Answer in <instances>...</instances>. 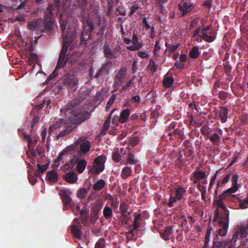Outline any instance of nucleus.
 I'll return each mask as SVG.
<instances>
[{"instance_id": "aec40b11", "label": "nucleus", "mask_w": 248, "mask_h": 248, "mask_svg": "<svg viewBox=\"0 0 248 248\" xmlns=\"http://www.w3.org/2000/svg\"><path fill=\"white\" fill-rule=\"evenodd\" d=\"M228 108L226 106L220 107L218 115L222 123L226 122L228 119Z\"/></svg>"}, {"instance_id": "2eb2a0df", "label": "nucleus", "mask_w": 248, "mask_h": 248, "mask_svg": "<svg viewBox=\"0 0 248 248\" xmlns=\"http://www.w3.org/2000/svg\"><path fill=\"white\" fill-rule=\"evenodd\" d=\"M112 63L111 61H107L101 66L99 71L96 73L94 78H98L99 76H105L107 75L109 73V69Z\"/></svg>"}, {"instance_id": "a878e982", "label": "nucleus", "mask_w": 248, "mask_h": 248, "mask_svg": "<svg viewBox=\"0 0 248 248\" xmlns=\"http://www.w3.org/2000/svg\"><path fill=\"white\" fill-rule=\"evenodd\" d=\"M130 115V110L128 108L124 109L120 113L119 121L121 123L126 122Z\"/></svg>"}, {"instance_id": "603ef678", "label": "nucleus", "mask_w": 248, "mask_h": 248, "mask_svg": "<svg viewBox=\"0 0 248 248\" xmlns=\"http://www.w3.org/2000/svg\"><path fill=\"white\" fill-rule=\"evenodd\" d=\"M238 202L241 208L244 209L247 208L248 207V196L243 200L239 199Z\"/></svg>"}, {"instance_id": "a18cd8bd", "label": "nucleus", "mask_w": 248, "mask_h": 248, "mask_svg": "<svg viewBox=\"0 0 248 248\" xmlns=\"http://www.w3.org/2000/svg\"><path fill=\"white\" fill-rule=\"evenodd\" d=\"M174 136V133L172 131L165 130L164 134L161 137V139L163 140H165L167 137H169L170 140H173V136Z\"/></svg>"}, {"instance_id": "09e8293b", "label": "nucleus", "mask_w": 248, "mask_h": 248, "mask_svg": "<svg viewBox=\"0 0 248 248\" xmlns=\"http://www.w3.org/2000/svg\"><path fill=\"white\" fill-rule=\"evenodd\" d=\"M23 137L24 140L27 141L28 145L30 147L33 144V142L32 141V139L30 135L29 134L23 133Z\"/></svg>"}, {"instance_id": "79ce46f5", "label": "nucleus", "mask_w": 248, "mask_h": 248, "mask_svg": "<svg viewBox=\"0 0 248 248\" xmlns=\"http://www.w3.org/2000/svg\"><path fill=\"white\" fill-rule=\"evenodd\" d=\"M37 59V56L36 54L31 52L29 54L27 61L30 65L34 64Z\"/></svg>"}, {"instance_id": "69168bd1", "label": "nucleus", "mask_w": 248, "mask_h": 248, "mask_svg": "<svg viewBox=\"0 0 248 248\" xmlns=\"http://www.w3.org/2000/svg\"><path fill=\"white\" fill-rule=\"evenodd\" d=\"M37 166L38 168V170L43 173L44 171H45L48 168V164H45L44 165H41L40 164H37Z\"/></svg>"}, {"instance_id": "e433bc0d", "label": "nucleus", "mask_w": 248, "mask_h": 248, "mask_svg": "<svg viewBox=\"0 0 248 248\" xmlns=\"http://www.w3.org/2000/svg\"><path fill=\"white\" fill-rule=\"evenodd\" d=\"M173 133L174 137L181 140H183L186 138L184 131L180 129L177 128L173 131Z\"/></svg>"}, {"instance_id": "864d4df0", "label": "nucleus", "mask_w": 248, "mask_h": 248, "mask_svg": "<svg viewBox=\"0 0 248 248\" xmlns=\"http://www.w3.org/2000/svg\"><path fill=\"white\" fill-rule=\"evenodd\" d=\"M105 246V241L104 238H100L95 245V248H104Z\"/></svg>"}, {"instance_id": "5fc2aeb1", "label": "nucleus", "mask_w": 248, "mask_h": 248, "mask_svg": "<svg viewBox=\"0 0 248 248\" xmlns=\"http://www.w3.org/2000/svg\"><path fill=\"white\" fill-rule=\"evenodd\" d=\"M211 142L216 143L220 140V136L217 133H214L212 136L209 138Z\"/></svg>"}, {"instance_id": "49530a36", "label": "nucleus", "mask_w": 248, "mask_h": 248, "mask_svg": "<svg viewBox=\"0 0 248 248\" xmlns=\"http://www.w3.org/2000/svg\"><path fill=\"white\" fill-rule=\"evenodd\" d=\"M211 235V230H208L206 232L205 239H204V246H203V248H208V243L210 241V237ZM213 248V246L211 247V248Z\"/></svg>"}, {"instance_id": "6e6552de", "label": "nucleus", "mask_w": 248, "mask_h": 248, "mask_svg": "<svg viewBox=\"0 0 248 248\" xmlns=\"http://www.w3.org/2000/svg\"><path fill=\"white\" fill-rule=\"evenodd\" d=\"M71 193V191L68 190H61L59 192V195L61 196L63 203V210H66L71 208L75 214L74 202L69 195Z\"/></svg>"}, {"instance_id": "20e7f679", "label": "nucleus", "mask_w": 248, "mask_h": 248, "mask_svg": "<svg viewBox=\"0 0 248 248\" xmlns=\"http://www.w3.org/2000/svg\"><path fill=\"white\" fill-rule=\"evenodd\" d=\"M212 30L213 27L211 24L208 26L204 27L202 29L199 27L194 31L192 38H196L198 36L205 42L211 43L216 39V33L212 31Z\"/></svg>"}, {"instance_id": "58836bf2", "label": "nucleus", "mask_w": 248, "mask_h": 248, "mask_svg": "<svg viewBox=\"0 0 248 248\" xmlns=\"http://www.w3.org/2000/svg\"><path fill=\"white\" fill-rule=\"evenodd\" d=\"M87 194L88 189L86 188L82 187L78 190L77 196L79 199H84L86 197Z\"/></svg>"}, {"instance_id": "3c124183", "label": "nucleus", "mask_w": 248, "mask_h": 248, "mask_svg": "<svg viewBox=\"0 0 248 248\" xmlns=\"http://www.w3.org/2000/svg\"><path fill=\"white\" fill-rule=\"evenodd\" d=\"M80 140H81V138H79L78 140H77L73 144L67 147V150L68 151H73L75 150L77 147L80 143Z\"/></svg>"}, {"instance_id": "393cba45", "label": "nucleus", "mask_w": 248, "mask_h": 248, "mask_svg": "<svg viewBox=\"0 0 248 248\" xmlns=\"http://www.w3.org/2000/svg\"><path fill=\"white\" fill-rule=\"evenodd\" d=\"M172 227H168L165 230L160 232V235L162 239L168 240L170 239V235L173 233Z\"/></svg>"}, {"instance_id": "680f3d73", "label": "nucleus", "mask_w": 248, "mask_h": 248, "mask_svg": "<svg viewBox=\"0 0 248 248\" xmlns=\"http://www.w3.org/2000/svg\"><path fill=\"white\" fill-rule=\"evenodd\" d=\"M126 72V68L125 67L122 68L115 76V78H121L122 77H124L125 75Z\"/></svg>"}, {"instance_id": "9d476101", "label": "nucleus", "mask_w": 248, "mask_h": 248, "mask_svg": "<svg viewBox=\"0 0 248 248\" xmlns=\"http://www.w3.org/2000/svg\"><path fill=\"white\" fill-rule=\"evenodd\" d=\"M248 235V224L242 225L238 227V230L233 234L232 241L234 243L238 239L245 238Z\"/></svg>"}, {"instance_id": "f03ea898", "label": "nucleus", "mask_w": 248, "mask_h": 248, "mask_svg": "<svg viewBox=\"0 0 248 248\" xmlns=\"http://www.w3.org/2000/svg\"><path fill=\"white\" fill-rule=\"evenodd\" d=\"M67 19L62 14L60 15V24L62 31L63 42L71 45L77 37V31L75 28L66 29Z\"/></svg>"}, {"instance_id": "052dcab7", "label": "nucleus", "mask_w": 248, "mask_h": 248, "mask_svg": "<svg viewBox=\"0 0 248 248\" xmlns=\"http://www.w3.org/2000/svg\"><path fill=\"white\" fill-rule=\"evenodd\" d=\"M132 43L134 45H141V47L143 45L141 43L139 42V40L138 39V37L137 35V34L134 32L133 33V37H132Z\"/></svg>"}, {"instance_id": "7c9ffc66", "label": "nucleus", "mask_w": 248, "mask_h": 248, "mask_svg": "<svg viewBox=\"0 0 248 248\" xmlns=\"http://www.w3.org/2000/svg\"><path fill=\"white\" fill-rule=\"evenodd\" d=\"M200 54L199 47L197 46H194L189 51V55L192 59L197 58Z\"/></svg>"}, {"instance_id": "f257e3e1", "label": "nucleus", "mask_w": 248, "mask_h": 248, "mask_svg": "<svg viewBox=\"0 0 248 248\" xmlns=\"http://www.w3.org/2000/svg\"><path fill=\"white\" fill-rule=\"evenodd\" d=\"M218 225L221 228L218 229L217 233L214 236L212 248H232L231 243L232 241L224 240L222 238L226 235L228 230V217L219 220Z\"/></svg>"}, {"instance_id": "37998d69", "label": "nucleus", "mask_w": 248, "mask_h": 248, "mask_svg": "<svg viewBox=\"0 0 248 248\" xmlns=\"http://www.w3.org/2000/svg\"><path fill=\"white\" fill-rule=\"evenodd\" d=\"M179 46V44H170L168 43H166L165 46L167 47L166 51L168 49L170 53H173L178 48Z\"/></svg>"}, {"instance_id": "a211bd4d", "label": "nucleus", "mask_w": 248, "mask_h": 248, "mask_svg": "<svg viewBox=\"0 0 248 248\" xmlns=\"http://www.w3.org/2000/svg\"><path fill=\"white\" fill-rule=\"evenodd\" d=\"M172 155L174 156V158H175L174 163L175 165L180 168L183 167L184 166V159L183 158L181 151L178 150L176 151H174L172 153Z\"/></svg>"}, {"instance_id": "cd10ccee", "label": "nucleus", "mask_w": 248, "mask_h": 248, "mask_svg": "<svg viewBox=\"0 0 248 248\" xmlns=\"http://www.w3.org/2000/svg\"><path fill=\"white\" fill-rule=\"evenodd\" d=\"M68 124L66 127L65 128V129L62 130L58 135V138L60 137H64L68 134H69L70 133H71L74 129H75V127H74L73 126H72L70 123L68 122L67 123Z\"/></svg>"}, {"instance_id": "c9c22d12", "label": "nucleus", "mask_w": 248, "mask_h": 248, "mask_svg": "<svg viewBox=\"0 0 248 248\" xmlns=\"http://www.w3.org/2000/svg\"><path fill=\"white\" fill-rule=\"evenodd\" d=\"M105 30V26L103 25L98 30L97 34V38L96 39V42L97 43L101 42L103 41V36L104 34Z\"/></svg>"}, {"instance_id": "0e129e2a", "label": "nucleus", "mask_w": 248, "mask_h": 248, "mask_svg": "<svg viewBox=\"0 0 248 248\" xmlns=\"http://www.w3.org/2000/svg\"><path fill=\"white\" fill-rule=\"evenodd\" d=\"M141 47V45H134L130 46H126V49L130 51H135L137 50H139Z\"/></svg>"}, {"instance_id": "2f4dec72", "label": "nucleus", "mask_w": 248, "mask_h": 248, "mask_svg": "<svg viewBox=\"0 0 248 248\" xmlns=\"http://www.w3.org/2000/svg\"><path fill=\"white\" fill-rule=\"evenodd\" d=\"M131 168L130 167L126 165L122 170L121 177L123 179H126L128 176L131 175Z\"/></svg>"}, {"instance_id": "a19ab883", "label": "nucleus", "mask_w": 248, "mask_h": 248, "mask_svg": "<svg viewBox=\"0 0 248 248\" xmlns=\"http://www.w3.org/2000/svg\"><path fill=\"white\" fill-rule=\"evenodd\" d=\"M72 232L74 236L78 239H80L81 237V230L77 226H73L72 228Z\"/></svg>"}, {"instance_id": "dca6fc26", "label": "nucleus", "mask_w": 248, "mask_h": 248, "mask_svg": "<svg viewBox=\"0 0 248 248\" xmlns=\"http://www.w3.org/2000/svg\"><path fill=\"white\" fill-rule=\"evenodd\" d=\"M206 177V175L203 171L195 170L190 175V180L193 181V184L199 183V181Z\"/></svg>"}, {"instance_id": "f8f14e48", "label": "nucleus", "mask_w": 248, "mask_h": 248, "mask_svg": "<svg viewBox=\"0 0 248 248\" xmlns=\"http://www.w3.org/2000/svg\"><path fill=\"white\" fill-rule=\"evenodd\" d=\"M237 189L238 188L236 186H234L228 188L223 192L222 194H225L224 196L226 201L233 202H239V198H238L236 195L232 194V193L236 192Z\"/></svg>"}, {"instance_id": "39448f33", "label": "nucleus", "mask_w": 248, "mask_h": 248, "mask_svg": "<svg viewBox=\"0 0 248 248\" xmlns=\"http://www.w3.org/2000/svg\"><path fill=\"white\" fill-rule=\"evenodd\" d=\"M61 0H53L52 3L49 4L44 14V22L46 28L51 31L53 28V12L59 10V6Z\"/></svg>"}, {"instance_id": "9b49d317", "label": "nucleus", "mask_w": 248, "mask_h": 248, "mask_svg": "<svg viewBox=\"0 0 248 248\" xmlns=\"http://www.w3.org/2000/svg\"><path fill=\"white\" fill-rule=\"evenodd\" d=\"M106 160V156L101 155L94 160L95 165L93 166V172L96 174H99L104 169V163Z\"/></svg>"}, {"instance_id": "6ab92c4d", "label": "nucleus", "mask_w": 248, "mask_h": 248, "mask_svg": "<svg viewBox=\"0 0 248 248\" xmlns=\"http://www.w3.org/2000/svg\"><path fill=\"white\" fill-rule=\"evenodd\" d=\"M67 59L59 55L57 66L55 69L48 78H56L58 76L57 70L63 67L66 63Z\"/></svg>"}, {"instance_id": "774afa93", "label": "nucleus", "mask_w": 248, "mask_h": 248, "mask_svg": "<svg viewBox=\"0 0 248 248\" xmlns=\"http://www.w3.org/2000/svg\"><path fill=\"white\" fill-rule=\"evenodd\" d=\"M112 159L114 161L119 162L121 159V155L118 152H114L112 155Z\"/></svg>"}, {"instance_id": "c756f323", "label": "nucleus", "mask_w": 248, "mask_h": 248, "mask_svg": "<svg viewBox=\"0 0 248 248\" xmlns=\"http://www.w3.org/2000/svg\"><path fill=\"white\" fill-rule=\"evenodd\" d=\"M141 219L140 215L137 214L135 215V218L132 224L133 229L129 231L130 233H133L134 230H136L140 227V223L139 222Z\"/></svg>"}, {"instance_id": "6e6d98bb", "label": "nucleus", "mask_w": 248, "mask_h": 248, "mask_svg": "<svg viewBox=\"0 0 248 248\" xmlns=\"http://www.w3.org/2000/svg\"><path fill=\"white\" fill-rule=\"evenodd\" d=\"M148 68L153 72H155L157 70V66L155 64V62L152 59L150 60Z\"/></svg>"}, {"instance_id": "4be33fe9", "label": "nucleus", "mask_w": 248, "mask_h": 248, "mask_svg": "<svg viewBox=\"0 0 248 248\" xmlns=\"http://www.w3.org/2000/svg\"><path fill=\"white\" fill-rule=\"evenodd\" d=\"M79 144L80 151L81 153L86 154L90 151L91 148V143L89 140H83L81 138V140H80V143Z\"/></svg>"}, {"instance_id": "ddd939ff", "label": "nucleus", "mask_w": 248, "mask_h": 248, "mask_svg": "<svg viewBox=\"0 0 248 248\" xmlns=\"http://www.w3.org/2000/svg\"><path fill=\"white\" fill-rule=\"evenodd\" d=\"M224 195L225 194H221L219 196V199L217 201V207L221 208L224 211V213L221 215V219L226 218L227 217H229V210L225 205V203L224 202L226 201L225 199Z\"/></svg>"}, {"instance_id": "4d7b16f0", "label": "nucleus", "mask_w": 248, "mask_h": 248, "mask_svg": "<svg viewBox=\"0 0 248 248\" xmlns=\"http://www.w3.org/2000/svg\"><path fill=\"white\" fill-rule=\"evenodd\" d=\"M140 141L139 138L138 137H131L130 139L129 144L134 147L138 144Z\"/></svg>"}, {"instance_id": "c85d7f7f", "label": "nucleus", "mask_w": 248, "mask_h": 248, "mask_svg": "<svg viewBox=\"0 0 248 248\" xmlns=\"http://www.w3.org/2000/svg\"><path fill=\"white\" fill-rule=\"evenodd\" d=\"M106 185L104 180L99 179L93 185V188L95 191H99L102 189Z\"/></svg>"}, {"instance_id": "f704fd0d", "label": "nucleus", "mask_w": 248, "mask_h": 248, "mask_svg": "<svg viewBox=\"0 0 248 248\" xmlns=\"http://www.w3.org/2000/svg\"><path fill=\"white\" fill-rule=\"evenodd\" d=\"M186 192V190L184 188L180 186L178 187L175 192L176 200L178 201L180 200L182 198L183 195Z\"/></svg>"}, {"instance_id": "b1692460", "label": "nucleus", "mask_w": 248, "mask_h": 248, "mask_svg": "<svg viewBox=\"0 0 248 248\" xmlns=\"http://www.w3.org/2000/svg\"><path fill=\"white\" fill-rule=\"evenodd\" d=\"M46 179L50 182L56 183L58 180V174L55 170H51L47 173Z\"/></svg>"}, {"instance_id": "bb28decb", "label": "nucleus", "mask_w": 248, "mask_h": 248, "mask_svg": "<svg viewBox=\"0 0 248 248\" xmlns=\"http://www.w3.org/2000/svg\"><path fill=\"white\" fill-rule=\"evenodd\" d=\"M65 86L70 88H74L78 82V78H64L63 81Z\"/></svg>"}, {"instance_id": "423d86ee", "label": "nucleus", "mask_w": 248, "mask_h": 248, "mask_svg": "<svg viewBox=\"0 0 248 248\" xmlns=\"http://www.w3.org/2000/svg\"><path fill=\"white\" fill-rule=\"evenodd\" d=\"M93 89V86L86 89L85 90L80 93L77 97L72 99L70 102L61 108L60 112L65 114L67 111L70 110L79 105L87 98Z\"/></svg>"}, {"instance_id": "473e14b6", "label": "nucleus", "mask_w": 248, "mask_h": 248, "mask_svg": "<svg viewBox=\"0 0 248 248\" xmlns=\"http://www.w3.org/2000/svg\"><path fill=\"white\" fill-rule=\"evenodd\" d=\"M103 216L106 219H111L112 217L113 212L111 208L106 206L103 211Z\"/></svg>"}, {"instance_id": "0eeeda50", "label": "nucleus", "mask_w": 248, "mask_h": 248, "mask_svg": "<svg viewBox=\"0 0 248 248\" xmlns=\"http://www.w3.org/2000/svg\"><path fill=\"white\" fill-rule=\"evenodd\" d=\"M83 25V30L80 36L81 45L87 44V40L90 37V34L95 28L93 22L89 17L84 20Z\"/></svg>"}, {"instance_id": "1a4fd4ad", "label": "nucleus", "mask_w": 248, "mask_h": 248, "mask_svg": "<svg viewBox=\"0 0 248 248\" xmlns=\"http://www.w3.org/2000/svg\"><path fill=\"white\" fill-rule=\"evenodd\" d=\"M28 28L38 33L50 31L46 28V24L42 19L33 20L28 24Z\"/></svg>"}, {"instance_id": "13d9d810", "label": "nucleus", "mask_w": 248, "mask_h": 248, "mask_svg": "<svg viewBox=\"0 0 248 248\" xmlns=\"http://www.w3.org/2000/svg\"><path fill=\"white\" fill-rule=\"evenodd\" d=\"M199 22V18L198 17L195 18L191 21H190L189 25V30H192L194 27H196Z\"/></svg>"}, {"instance_id": "4c0bfd02", "label": "nucleus", "mask_w": 248, "mask_h": 248, "mask_svg": "<svg viewBox=\"0 0 248 248\" xmlns=\"http://www.w3.org/2000/svg\"><path fill=\"white\" fill-rule=\"evenodd\" d=\"M115 109H113L111 113L109 114L108 116V117L107 120H106L105 122L103 124V131H104V133H106L107 131H108V129L109 127L110 122L111 119L112 115L113 112L114 111Z\"/></svg>"}, {"instance_id": "412c9836", "label": "nucleus", "mask_w": 248, "mask_h": 248, "mask_svg": "<svg viewBox=\"0 0 248 248\" xmlns=\"http://www.w3.org/2000/svg\"><path fill=\"white\" fill-rule=\"evenodd\" d=\"M63 178L68 183L74 184L78 180V175L74 172H68L63 176Z\"/></svg>"}, {"instance_id": "7ed1b4c3", "label": "nucleus", "mask_w": 248, "mask_h": 248, "mask_svg": "<svg viewBox=\"0 0 248 248\" xmlns=\"http://www.w3.org/2000/svg\"><path fill=\"white\" fill-rule=\"evenodd\" d=\"M71 113V115L68 119V123L75 128L90 116V113L88 111H85L84 109L81 107L73 109Z\"/></svg>"}, {"instance_id": "f3484780", "label": "nucleus", "mask_w": 248, "mask_h": 248, "mask_svg": "<svg viewBox=\"0 0 248 248\" xmlns=\"http://www.w3.org/2000/svg\"><path fill=\"white\" fill-rule=\"evenodd\" d=\"M192 6L193 5L189 0H185L179 4V9L182 13V16H184L189 12L191 10Z\"/></svg>"}, {"instance_id": "72a5a7b5", "label": "nucleus", "mask_w": 248, "mask_h": 248, "mask_svg": "<svg viewBox=\"0 0 248 248\" xmlns=\"http://www.w3.org/2000/svg\"><path fill=\"white\" fill-rule=\"evenodd\" d=\"M137 162L138 160L134 159V155L132 153H128V156L125 163V165L127 166L129 165H135Z\"/></svg>"}, {"instance_id": "4468645a", "label": "nucleus", "mask_w": 248, "mask_h": 248, "mask_svg": "<svg viewBox=\"0 0 248 248\" xmlns=\"http://www.w3.org/2000/svg\"><path fill=\"white\" fill-rule=\"evenodd\" d=\"M72 165H74L77 163V171L79 173H82L86 168L87 162L84 159H79L77 158H74L71 160Z\"/></svg>"}, {"instance_id": "ea45409f", "label": "nucleus", "mask_w": 248, "mask_h": 248, "mask_svg": "<svg viewBox=\"0 0 248 248\" xmlns=\"http://www.w3.org/2000/svg\"><path fill=\"white\" fill-rule=\"evenodd\" d=\"M128 206L124 202L121 203L120 205V210L121 213L124 217H127L129 213L127 212Z\"/></svg>"}, {"instance_id": "c03bdc74", "label": "nucleus", "mask_w": 248, "mask_h": 248, "mask_svg": "<svg viewBox=\"0 0 248 248\" xmlns=\"http://www.w3.org/2000/svg\"><path fill=\"white\" fill-rule=\"evenodd\" d=\"M174 83V78H163V87L166 88H170Z\"/></svg>"}, {"instance_id": "e2e57ef3", "label": "nucleus", "mask_w": 248, "mask_h": 248, "mask_svg": "<svg viewBox=\"0 0 248 248\" xmlns=\"http://www.w3.org/2000/svg\"><path fill=\"white\" fill-rule=\"evenodd\" d=\"M201 132L203 135L207 136L209 134V127L207 125H204L201 129ZM209 138V137H208Z\"/></svg>"}, {"instance_id": "338daca9", "label": "nucleus", "mask_w": 248, "mask_h": 248, "mask_svg": "<svg viewBox=\"0 0 248 248\" xmlns=\"http://www.w3.org/2000/svg\"><path fill=\"white\" fill-rule=\"evenodd\" d=\"M177 122H172L170 123V124L169 125L168 127L165 129V130H168V131H172L173 132L177 129V128H176Z\"/></svg>"}, {"instance_id": "bf43d9fd", "label": "nucleus", "mask_w": 248, "mask_h": 248, "mask_svg": "<svg viewBox=\"0 0 248 248\" xmlns=\"http://www.w3.org/2000/svg\"><path fill=\"white\" fill-rule=\"evenodd\" d=\"M79 213H80L81 217H82V223L84 224V223H86V222L87 221V212L85 210L81 209L79 211Z\"/></svg>"}, {"instance_id": "8fccbe9b", "label": "nucleus", "mask_w": 248, "mask_h": 248, "mask_svg": "<svg viewBox=\"0 0 248 248\" xmlns=\"http://www.w3.org/2000/svg\"><path fill=\"white\" fill-rule=\"evenodd\" d=\"M76 3L82 9H84L88 4L87 0H76Z\"/></svg>"}, {"instance_id": "5701e85b", "label": "nucleus", "mask_w": 248, "mask_h": 248, "mask_svg": "<svg viewBox=\"0 0 248 248\" xmlns=\"http://www.w3.org/2000/svg\"><path fill=\"white\" fill-rule=\"evenodd\" d=\"M103 49V53L105 58L109 59L115 58L114 53L112 52V50L109 47L107 42L104 44Z\"/></svg>"}, {"instance_id": "de8ad7c7", "label": "nucleus", "mask_w": 248, "mask_h": 248, "mask_svg": "<svg viewBox=\"0 0 248 248\" xmlns=\"http://www.w3.org/2000/svg\"><path fill=\"white\" fill-rule=\"evenodd\" d=\"M70 45H68L65 43L63 42V45L62 48L61 49V52L60 53V56H62V57H65L67 51L68 47L70 46Z\"/></svg>"}]
</instances>
